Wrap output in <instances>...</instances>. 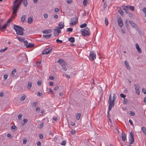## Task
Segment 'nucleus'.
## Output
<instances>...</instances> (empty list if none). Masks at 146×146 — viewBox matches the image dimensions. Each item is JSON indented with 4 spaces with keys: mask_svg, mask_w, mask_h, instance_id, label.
Wrapping results in <instances>:
<instances>
[{
    "mask_svg": "<svg viewBox=\"0 0 146 146\" xmlns=\"http://www.w3.org/2000/svg\"><path fill=\"white\" fill-rule=\"evenodd\" d=\"M26 98V95H24L21 98V100L23 101Z\"/></svg>",
    "mask_w": 146,
    "mask_h": 146,
    "instance_id": "obj_41",
    "label": "nucleus"
},
{
    "mask_svg": "<svg viewBox=\"0 0 146 146\" xmlns=\"http://www.w3.org/2000/svg\"><path fill=\"white\" fill-rule=\"evenodd\" d=\"M143 11L145 14V16L146 17V8L144 7L143 9Z\"/></svg>",
    "mask_w": 146,
    "mask_h": 146,
    "instance_id": "obj_54",
    "label": "nucleus"
},
{
    "mask_svg": "<svg viewBox=\"0 0 146 146\" xmlns=\"http://www.w3.org/2000/svg\"><path fill=\"white\" fill-rule=\"evenodd\" d=\"M48 93L49 94L50 93V94H52L53 93V91L52 89H48Z\"/></svg>",
    "mask_w": 146,
    "mask_h": 146,
    "instance_id": "obj_42",
    "label": "nucleus"
},
{
    "mask_svg": "<svg viewBox=\"0 0 146 146\" xmlns=\"http://www.w3.org/2000/svg\"><path fill=\"white\" fill-rule=\"evenodd\" d=\"M113 99L112 100L111 94H110L108 102L109 105L114 107V102L116 100V96L115 94H113Z\"/></svg>",
    "mask_w": 146,
    "mask_h": 146,
    "instance_id": "obj_4",
    "label": "nucleus"
},
{
    "mask_svg": "<svg viewBox=\"0 0 146 146\" xmlns=\"http://www.w3.org/2000/svg\"><path fill=\"white\" fill-rule=\"evenodd\" d=\"M39 137L41 139H43L44 137L43 135L42 134H40L39 135Z\"/></svg>",
    "mask_w": 146,
    "mask_h": 146,
    "instance_id": "obj_59",
    "label": "nucleus"
},
{
    "mask_svg": "<svg viewBox=\"0 0 146 146\" xmlns=\"http://www.w3.org/2000/svg\"><path fill=\"white\" fill-rule=\"evenodd\" d=\"M129 22L130 23L131 25L133 28L134 29H136L137 28V25L133 21H129Z\"/></svg>",
    "mask_w": 146,
    "mask_h": 146,
    "instance_id": "obj_10",
    "label": "nucleus"
},
{
    "mask_svg": "<svg viewBox=\"0 0 146 146\" xmlns=\"http://www.w3.org/2000/svg\"><path fill=\"white\" fill-rule=\"evenodd\" d=\"M129 9L132 11L134 10V6H130Z\"/></svg>",
    "mask_w": 146,
    "mask_h": 146,
    "instance_id": "obj_40",
    "label": "nucleus"
},
{
    "mask_svg": "<svg viewBox=\"0 0 146 146\" xmlns=\"http://www.w3.org/2000/svg\"><path fill=\"white\" fill-rule=\"evenodd\" d=\"M9 23V19L7 20V23L4 24V25L2 27H1L0 26V29H4L5 28H6L7 27V26L8 25L7 24H8Z\"/></svg>",
    "mask_w": 146,
    "mask_h": 146,
    "instance_id": "obj_17",
    "label": "nucleus"
},
{
    "mask_svg": "<svg viewBox=\"0 0 146 146\" xmlns=\"http://www.w3.org/2000/svg\"><path fill=\"white\" fill-rule=\"evenodd\" d=\"M120 96L121 98H123V99L126 97V96L122 93L120 94Z\"/></svg>",
    "mask_w": 146,
    "mask_h": 146,
    "instance_id": "obj_51",
    "label": "nucleus"
},
{
    "mask_svg": "<svg viewBox=\"0 0 146 146\" xmlns=\"http://www.w3.org/2000/svg\"><path fill=\"white\" fill-rule=\"evenodd\" d=\"M129 115L131 116H133L135 115V113L133 111H131L130 112Z\"/></svg>",
    "mask_w": 146,
    "mask_h": 146,
    "instance_id": "obj_49",
    "label": "nucleus"
},
{
    "mask_svg": "<svg viewBox=\"0 0 146 146\" xmlns=\"http://www.w3.org/2000/svg\"><path fill=\"white\" fill-rule=\"evenodd\" d=\"M96 54L92 51H90L89 56L90 60L92 61H93L96 58Z\"/></svg>",
    "mask_w": 146,
    "mask_h": 146,
    "instance_id": "obj_7",
    "label": "nucleus"
},
{
    "mask_svg": "<svg viewBox=\"0 0 146 146\" xmlns=\"http://www.w3.org/2000/svg\"><path fill=\"white\" fill-rule=\"evenodd\" d=\"M19 0H15L13 2V6L12 7V9L13 10L12 15L11 17L10 18V23L12 21V19H14L15 17L17 16V11L19 9V7L23 0H21L18 3H17Z\"/></svg>",
    "mask_w": 146,
    "mask_h": 146,
    "instance_id": "obj_2",
    "label": "nucleus"
},
{
    "mask_svg": "<svg viewBox=\"0 0 146 146\" xmlns=\"http://www.w3.org/2000/svg\"><path fill=\"white\" fill-rule=\"evenodd\" d=\"M14 29L17 33L19 35H23L24 29L20 26L14 25Z\"/></svg>",
    "mask_w": 146,
    "mask_h": 146,
    "instance_id": "obj_3",
    "label": "nucleus"
},
{
    "mask_svg": "<svg viewBox=\"0 0 146 146\" xmlns=\"http://www.w3.org/2000/svg\"><path fill=\"white\" fill-rule=\"evenodd\" d=\"M51 36V34H50L49 35H43V37L44 38H46V39H48Z\"/></svg>",
    "mask_w": 146,
    "mask_h": 146,
    "instance_id": "obj_20",
    "label": "nucleus"
},
{
    "mask_svg": "<svg viewBox=\"0 0 146 146\" xmlns=\"http://www.w3.org/2000/svg\"><path fill=\"white\" fill-rule=\"evenodd\" d=\"M81 116V113H77L76 115V119L77 120H79L80 119Z\"/></svg>",
    "mask_w": 146,
    "mask_h": 146,
    "instance_id": "obj_26",
    "label": "nucleus"
},
{
    "mask_svg": "<svg viewBox=\"0 0 146 146\" xmlns=\"http://www.w3.org/2000/svg\"><path fill=\"white\" fill-rule=\"evenodd\" d=\"M51 32V30H44L43 31V33L44 34H47L49 33H50Z\"/></svg>",
    "mask_w": 146,
    "mask_h": 146,
    "instance_id": "obj_28",
    "label": "nucleus"
},
{
    "mask_svg": "<svg viewBox=\"0 0 146 146\" xmlns=\"http://www.w3.org/2000/svg\"><path fill=\"white\" fill-rule=\"evenodd\" d=\"M143 132L145 134H146V129L145 127H143L142 128Z\"/></svg>",
    "mask_w": 146,
    "mask_h": 146,
    "instance_id": "obj_45",
    "label": "nucleus"
},
{
    "mask_svg": "<svg viewBox=\"0 0 146 146\" xmlns=\"http://www.w3.org/2000/svg\"><path fill=\"white\" fill-rule=\"evenodd\" d=\"M24 43V45L26 46V47L27 46V45L28 44V41L27 40H25L23 42Z\"/></svg>",
    "mask_w": 146,
    "mask_h": 146,
    "instance_id": "obj_53",
    "label": "nucleus"
},
{
    "mask_svg": "<svg viewBox=\"0 0 146 146\" xmlns=\"http://www.w3.org/2000/svg\"><path fill=\"white\" fill-rule=\"evenodd\" d=\"M48 15L47 14H44V18L46 19L48 17Z\"/></svg>",
    "mask_w": 146,
    "mask_h": 146,
    "instance_id": "obj_63",
    "label": "nucleus"
},
{
    "mask_svg": "<svg viewBox=\"0 0 146 146\" xmlns=\"http://www.w3.org/2000/svg\"><path fill=\"white\" fill-rule=\"evenodd\" d=\"M135 90L137 94L139 95L140 94V90L139 89V85H135Z\"/></svg>",
    "mask_w": 146,
    "mask_h": 146,
    "instance_id": "obj_11",
    "label": "nucleus"
},
{
    "mask_svg": "<svg viewBox=\"0 0 146 146\" xmlns=\"http://www.w3.org/2000/svg\"><path fill=\"white\" fill-rule=\"evenodd\" d=\"M124 63L126 67H128L129 66L128 63L127 61L126 60L125 61Z\"/></svg>",
    "mask_w": 146,
    "mask_h": 146,
    "instance_id": "obj_48",
    "label": "nucleus"
},
{
    "mask_svg": "<svg viewBox=\"0 0 146 146\" xmlns=\"http://www.w3.org/2000/svg\"><path fill=\"white\" fill-rule=\"evenodd\" d=\"M33 18L30 17H29L28 18V23H29L31 24L33 23Z\"/></svg>",
    "mask_w": 146,
    "mask_h": 146,
    "instance_id": "obj_22",
    "label": "nucleus"
},
{
    "mask_svg": "<svg viewBox=\"0 0 146 146\" xmlns=\"http://www.w3.org/2000/svg\"><path fill=\"white\" fill-rule=\"evenodd\" d=\"M118 12H119V13L121 15H123V11L121 9H119V10L118 11Z\"/></svg>",
    "mask_w": 146,
    "mask_h": 146,
    "instance_id": "obj_44",
    "label": "nucleus"
},
{
    "mask_svg": "<svg viewBox=\"0 0 146 146\" xmlns=\"http://www.w3.org/2000/svg\"><path fill=\"white\" fill-rule=\"evenodd\" d=\"M125 26L128 29L129 24H128V20L127 19H126L125 21Z\"/></svg>",
    "mask_w": 146,
    "mask_h": 146,
    "instance_id": "obj_43",
    "label": "nucleus"
},
{
    "mask_svg": "<svg viewBox=\"0 0 146 146\" xmlns=\"http://www.w3.org/2000/svg\"><path fill=\"white\" fill-rule=\"evenodd\" d=\"M23 4L25 6H27L28 4L27 0H23Z\"/></svg>",
    "mask_w": 146,
    "mask_h": 146,
    "instance_id": "obj_37",
    "label": "nucleus"
},
{
    "mask_svg": "<svg viewBox=\"0 0 146 146\" xmlns=\"http://www.w3.org/2000/svg\"><path fill=\"white\" fill-rule=\"evenodd\" d=\"M52 48H48L45 49L43 50L42 54L43 55L48 54L52 50Z\"/></svg>",
    "mask_w": 146,
    "mask_h": 146,
    "instance_id": "obj_8",
    "label": "nucleus"
},
{
    "mask_svg": "<svg viewBox=\"0 0 146 146\" xmlns=\"http://www.w3.org/2000/svg\"><path fill=\"white\" fill-rule=\"evenodd\" d=\"M18 39L21 42H23L24 41V40H25V38H23V37H21V36L18 37H17Z\"/></svg>",
    "mask_w": 146,
    "mask_h": 146,
    "instance_id": "obj_25",
    "label": "nucleus"
},
{
    "mask_svg": "<svg viewBox=\"0 0 146 146\" xmlns=\"http://www.w3.org/2000/svg\"><path fill=\"white\" fill-rule=\"evenodd\" d=\"M37 84L39 86L41 85V81H40V80L38 81L37 82Z\"/></svg>",
    "mask_w": 146,
    "mask_h": 146,
    "instance_id": "obj_61",
    "label": "nucleus"
},
{
    "mask_svg": "<svg viewBox=\"0 0 146 146\" xmlns=\"http://www.w3.org/2000/svg\"><path fill=\"white\" fill-rule=\"evenodd\" d=\"M139 34L141 36L143 35V34L141 30H139L138 31Z\"/></svg>",
    "mask_w": 146,
    "mask_h": 146,
    "instance_id": "obj_58",
    "label": "nucleus"
},
{
    "mask_svg": "<svg viewBox=\"0 0 146 146\" xmlns=\"http://www.w3.org/2000/svg\"><path fill=\"white\" fill-rule=\"evenodd\" d=\"M130 136L131 137V139H134L133 135L131 132H130Z\"/></svg>",
    "mask_w": 146,
    "mask_h": 146,
    "instance_id": "obj_39",
    "label": "nucleus"
},
{
    "mask_svg": "<svg viewBox=\"0 0 146 146\" xmlns=\"http://www.w3.org/2000/svg\"><path fill=\"white\" fill-rule=\"evenodd\" d=\"M32 83L30 82H28V85L27 87V89H30V88H31L32 86Z\"/></svg>",
    "mask_w": 146,
    "mask_h": 146,
    "instance_id": "obj_21",
    "label": "nucleus"
},
{
    "mask_svg": "<svg viewBox=\"0 0 146 146\" xmlns=\"http://www.w3.org/2000/svg\"><path fill=\"white\" fill-rule=\"evenodd\" d=\"M72 0H67V2L68 4H70L72 3Z\"/></svg>",
    "mask_w": 146,
    "mask_h": 146,
    "instance_id": "obj_64",
    "label": "nucleus"
},
{
    "mask_svg": "<svg viewBox=\"0 0 146 146\" xmlns=\"http://www.w3.org/2000/svg\"><path fill=\"white\" fill-rule=\"evenodd\" d=\"M28 121V120L27 119L25 118L23 120V122L25 123H26Z\"/></svg>",
    "mask_w": 146,
    "mask_h": 146,
    "instance_id": "obj_62",
    "label": "nucleus"
},
{
    "mask_svg": "<svg viewBox=\"0 0 146 146\" xmlns=\"http://www.w3.org/2000/svg\"><path fill=\"white\" fill-rule=\"evenodd\" d=\"M105 25H106V26H108L109 24V23L108 22V20L107 19V18L106 17L105 18Z\"/></svg>",
    "mask_w": 146,
    "mask_h": 146,
    "instance_id": "obj_36",
    "label": "nucleus"
},
{
    "mask_svg": "<svg viewBox=\"0 0 146 146\" xmlns=\"http://www.w3.org/2000/svg\"><path fill=\"white\" fill-rule=\"evenodd\" d=\"M34 46V44L32 43L28 44V45L26 46L27 48H32Z\"/></svg>",
    "mask_w": 146,
    "mask_h": 146,
    "instance_id": "obj_24",
    "label": "nucleus"
},
{
    "mask_svg": "<svg viewBox=\"0 0 146 146\" xmlns=\"http://www.w3.org/2000/svg\"><path fill=\"white\" fill-rule=\"evenodd\" d=\"M66 141L64 140V141H63L61 143V145H66Z\"/></svg>",
    "mask_w": 146,
    "mask_h": 146,
    "instance_id": "obj_52",
    "label": "nucleus"
},
{
    "mask_svg": "<svg viewBox=\"0 0 146 146\" xmlns=\"http://www.w3.org/2000/svg\"><path fill=\"white\" fill-rule=\"evenodd\" d=\"M18 59H19V60H21L23 59V56L22 54L19 55L18 56Z\"/></svg>",
    "mask_w": 146,
    "mask_h": 146,
    "instance_id": "obj_33",
    "label": "nucleus"
},
{
    "mask_svg": "<svg viewBox=\"0 0 146 146\" xmlns=\"http://www.w3.org/2000/svg\"><path fill=\"white\" fill-rule=\"evenodd\" d=\"M62 69L64 71H66L67 70V68L66 65H65L64 64H63L62 65Z\"/></svg>",
    "mask_w": 146,
    "mask_h": 146,
    "instance_id": "obj_31",
    "label": "nucleus"
},
{
    "mask_svg": "<svg viewBox=\"0 0 146 146\" xmlns=\"http://www.w3.org/2000/svg\"><path fill=\"white\" fill-rule=\"evenodd\" d=\"M58 26L60 27L59 29H63L64 27V23L62 22H60Z\"/></svg>",
    "mask_w": 146,
    "mask_h": 146,
    "instance_id": "obj_18",
    "label": "nucleus"
},
{
    "mask_svg": "<svg viewBox=\"0 0 146 146\" xmlns=\"http://www.w3.org/2000/svg\"><path fill=\"white\" fill-rule=\"evenodd\" d=\"M44 124V122H42L41 123L40 125V126L39 127V128H41L42 127H43Z\"/></svg>",
    "mask_w": 146,
    "mask_h": 146,
    "instance_id": "obj_57",
    "label": "nucleus"
},
{
    "mask_svg": "<svg viewBox=\"0 0 146 146\" xmlns=\"http://www.w3.org/2000/svg\"><path fill=\"white\" fill-rule=\"evenodd\" d=\"M54 35L55 36H57L59 34V33H56V32H54Z\"/></svg>",
    "mask_w": 146,
    "mask_h": 146,
    "instance_id": "obj_60",
    "label": "nucleus"
},
{
    "mask_svg": "<svg viewBox=\"0 0 146 146\" xmlns=\"http://www.w3.org/2000/svg\"><path fill=\"white\" fill-rule=\"evenodd\" d=\"M38 103V102H35L32 104V106L33 107H35L36 105V104Z\"/></svg>",
    "mask_w": 146,
    "mask_h": 146,
    "instance_id": "obj_55",
    "label": "nucleus"
},
{
    "mask_svg": "<svg viewBox=\"0 0 146 146\" xmlns=\"http://www.w3.org/2000/svg\"><path fill=\"white\" fill-rule=\"evenodd\" d=\"M19 0H15L13 2V6L12 7V9L13 10L12 15L11 17L10 18V23L12 21V19H14L15 17L17 16V11L19 9V7L23 0H21L18 3H17Z\"/></svg>",
    "mask_w": 146,
    "mask_h": 146,
    "instance_id": "obj_1",
    "label": "nucleus"
},
{
    "mask_svg": "<svg viewBox=\"0 0 146 146\" xmlns=\"http://www.w3.org/2000/svg\"><path fill=\"white\" fill-rule=\"evenodd\" d=\"M134 139H129V143L130 144H132L134 143Z\"/></svg>",
    "mask_w": 146,
    "mask_h": 146,
    "instance_id": "obj_34",
    "label": "nucleus"
},
{
    "mask_svg": "<svg viewBox=\"0 0 146 146\" xmlns=\"http://www.w3.org/2000/svg\"><path fill=\"white\" fill-rule=\"evenodd\" d=\"M121 137L122 140L123 141H125L126 140V135L125 133L122 132L121 134Z\"/></svg>",
    "mask_w": 146,
    "mask_h": 146,
    "instance_id": "obj_12",
    "label": "nucleus"
},
{
    "mask_svg": "<svg viewBox=\"0 0 146 146\" xmlns=\"http://www.w3.org/2000/svg\"><path fill=\"white\" fill-rule=\"evenodd\" d=\"M16 71L15 68H14L13 70L12 71L11 75L13 77L15 76V73H16Z\"/></svg>",
    "mask_w": 146,
    "mask_h": 146,
    "instance_id": "obj_19",
    "label": "nucleus"
},
{
    "mask_svg": "<svg viewBox=\"0 0 146 146\" xmlns=\"http://www.w3.org/2000/svg\"><path fill=\"white\" fill-rule=\"evenodd\" d=\"M57 62L61 64H64L65 63L64 60L61 59H59Z\"/></svg>",
    "mask_w": 146,
    "mask_h": 146,
    "instance_id": "obj_27",
    "label": "nucleus"
},
{
    "mask_svg": "<svg viewBox=\"0 0 146 146\" xmlns=\"http://www.w3.org/2000/svg\"><path fill=\"white\" fill-rule=\"evenodd\" d=\"M123 103L124 104H126L129 103L128 100L126 98H125L123 99Z\"/></svg>",
    "mask_w": 146,
    "mask_h": 146,
    "instance_id": "obj_30",
    "label": "nucleus"
},
{
    "mask_svg": "<svg viewBox=\"0 0 146 146\" xmlns=\"http://www.w3.org/2000/svg\"><path fill=\"white\" fill-rule=\"evenodd\" d=\"M60 29L58 27H56L54 30V32H56L58 33H60L61 32Z\"/></svg>",
    "mask_w": 146,
    "mask_h": 146,
    "instance_id": "obj_15",
    "label": "nucleus"
},
{
    "mask_svg": "<svg viewBox=\"0 0 146 146\" xmlns=\"http://www.w3.org/2000/svg\"><path fill=\"white\" fill-rule=\"evenodd\" d=\"M8 49L7 47H6L4 49H1L0 50V52H3L5 51L6 50Z\"/></svg>",
    "mask_w": 146,
    "mask_h": 146,
    "instance_id": "obj_32",
    "label": "nucleus"
},
{
    "mask_svg": "<svg viewBox=\"0 0 146 146\" xmlns=\"http://www.w3.org/2000/svg\"><path fill=\"white\" fill-rule=\"evenodd\" d=\"M11 129H12L13 130L12 131L13 132H15L17 130V127L15 125L12 126L11 127Z\"/></svg>",
    "mask_w": 146,
    "mask_h": 146,
    "instance_id": "obj_29",
    "label": "nucleus"
},
{
    "mask_svg": "<svg viewBox=\"0 0 146 146\" xmlns=\"http://www.w3.org/2000/svg\"><path fill=\"white\" fill-rule=\"evenodd\" d=\"M118 25L120 27H122L123 25L122 20L121 17H119L117 19Z\"/></svg>",
    "mask_w": 146,
    "mask_h": 146,
    "instance_id": "obj_9",
    "label": "nucleus"
},
{
    "mask_svg": "<svg viewBox=\"0 0 146 146\" xmlns=\"http://www.w3.org/2000/svg\"><path fill=\"white\" fill-rule=\"evenodd\" d=\"M26 15H23L21 18V21L23 23H25L26 22Z\"/></svg>",
    "mask_w": 146,
    "mask_h": 146,
    "instance_id": "obj_13",
    "label": "nucleus"
},
{
    "mask_svg": "<svg viewBox=\"0 0 146 146\" xmlns=\"http://www.w3.org/2000/svg\"><path fill=\"white\" fill-rule=\"evenodd\" d=\"M90 31L88 27L82 30V33L83 36H88L90 35Z\"/></svg>",
    "mask_w": 146,
    "mask_h": 146,
    "instance_id": "obj_5",
    "label": "nucleus"
},
{
    "mask_svg": "<svg viewBox=\"0 0 146 146\" xmlns=\"http://www.w3.org/2000/svg\"><path fill=\"white\" fill-rule=\"evenodd\" d=\"M87 26V25L86 23H84L81 25L80 26V27L81 28H84L86 27Z\"/></svg>",
    "mask_w": 146,
    "mask_h": 146,
    "instance_id": "obj_35",
    "label": "nucleus"
},
{
    "mask_svg": "<svg viewBox=\"0 0 146 146\" xmlns=\"http://www.w3.org/2000/svg\"><path fill=\"white\" fill-rule=\"evenodd\" d=\"M123 10H124L126 12V13H128L129 11H128L127 8H125V7H123Z\"/></svg>",
    "mask_w": 146,
    "mask_h": 146,
    "instance_id": "obj_46",
    "label": "nucleus"
},
{
    "mask_svg": "<svg viewBox=\"0 0 146 146\" xmlns=\"http://www.w3.org/2000/svg\"><path fill=\"white\" fill-rule=\"evenodd\" d=\"M87 0H84L83 3L85 6H86L87 4Z\"/></svg>",
    "mask_w": 146,
    "mask_h": 146,
    "instance_id": "obj_38",
    "label": "nucleus"
},
{
    "mask_svg": "<svg viewBox=\"0 0 146 146\" xmlns=\"http://www.w3.org/2000/svg\"><path fill=\"white\" fill-rule=\"evenodd\" d=\"M135 47L138 52L139 53H141L142 52L141 49L140 48L138 44L137 43H136L135 44Z\"/></svg>",
    "mask_w": 146,
    "mask_h": 146,
    "instance_id": "obj_14",
    "label": "nucleus"
},
{
    "mask_svg": "<svg viewBox=\"0 0 146 146\" xmlns=\"http://www.w3.org/2000/svg\"><path fill=\"white\" fill-rule=\"evenodd\" d=\"M78 18L76 16L73 17L71 19L70 24L71 25H74L76 24Z\"/></svg>",
    "mask_w": 146,
    "mask_h": 146,
    "instance_id": "obj_6",
    "label": "nucleus"
},
{
    "mask_svg": "<svg viewBox=\"0 0 146 146\" xmlns=\"http://www.w3.org/2000/svg\"><path fill=\"white\" fill-rule=\"evenodd\" d=\"M69 40L72 43H73L75 42L74 38L73 37H71L69 38Z\"/></svg>",
    "mask_w": 146,
    "mask_h": 146,
    "instance_id": "obj_23",
    "label": "nucleus"
},
{
    "mask_svg": "<svg viewBox=\"0 0 146 146\" xmlns=\"http://www.w3.org/2000/svg\"><path fill=\"white\" fill-rule=\"evenodd\" d=\"M73 31V29L71 28H69L67 29L66 30V31L67 32L69 31L70 32H71Z\"/></svg>",
    "mask_w": 146,
    "mask_h": 146,
    "instance_id": "obj_47",
    "label": "nucleus"
},
{
    "mask_svg": "<svg viewBox=\"0 0 146 146\" xmlns=\"http://www.w3.org/2000/svg\"><path fill=\"white\" fill-rule=\"evenodd\" d=\"M113 106L109 105L108 107V115L107 117H109L110 115L109 114V112L110 111L111 109V108L112 107H113Z\"/></svg>",
    "mask_w": 146,
    "mask_h": 146,
    "instance_id": "obj_16",
    "label": "nucleus"
},
{
    "mask_svg": "<svg viewBox=\"0 0 146 146\" xmlns=\"http://www.w3.org/2000/svg\"><path fill=\"white\" fill-rule=\"evenodd\" d=\"M23 116V115L21 113H20L19 114L18 116V119L19 120H21V118Z\"/></svg>",
    "mask_w": 146,
    "mask_h": 146,
    "instance_id": "obj_50",
    "label": "nucleus"
},
{
    "mask_svg": "<svg viewBox=\"0 0 146 146\" xmlns=\"http://www.w3.org/2000/svg\"><path fill=\"white\" fill-rule=\"evenodd\" d=\"M56 42H57L60 43H61L62 42V40H60L58 39H56Z\"/></svg>",
    "mask_w": 146,
    "mask_h": 146,
    "instance_id": "obj_56",
    "label": "nucleus"
}]
</instances>
